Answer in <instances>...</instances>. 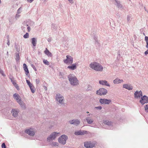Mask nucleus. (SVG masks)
Returning a JSON list of instances; mask_svg holds the SVG:
<instances>
[{
  "instance_id": "27",
  "label": "nucleus",
  "mask_w": 148,
  "mask_h": 148,
  "mask_svg": "<svg viewBox=\"0 0 148 148\" xmlns=\"http://www.w3.org/2000/svg\"><path fill=\"white\" fill-rule=\"evenodd\" d=\"M94 39L95 40V44L97 47H99L100 46V44L99 42V41L97 40V38L96 37H94Z\"/></svg>"
},
{
  "instance_id": "18",
  "label": "nucleus",
  "mask_w": 148,
  "mask_h": 148,
  "mask_svg": "<svg viewBox=\"0 0 148 148\" xmlns=\"http://www.w3.org/2000/svg\"><path fill=\"white\" fill-rule=\"evenodd\" d=\"M116 3L117 7L122 10L123 9L122 5L120 3V1L118 0H114Z\"/></svg>"
},
{
  "instance_id": "2",
  "label": "nucleus",
  "mask_w": 148,
  "mask_h": 148,
  "mask_svg": "<svg viewBox=\"0 0 148 148\" xmlns=\"http://www.w3.org/2000/svg\"><path fill=\"white\" fill-rule=\"evenodd\" d=\"M68 78L70 82L71 85L75 86L79 84L78 80L74 75L70 74L68 75Z\"/></svg>"
},
{
  "instance_id": "38",
  "label": "nucleus",
  "mask_w": 148,
  "mask_h": 148,
  "mask_svg": "<svg viewBox=\"0 0 148 148\" xmlns=\"http://www.w3.org/2000/svg\"><path fill=\"white\" fill-rule=\"evenodd\" d=\"M25 71V74L26 75H27L29 73V71L28 70L27 68L24 69Z\"/></svg>"
},
{
  "instance_id": "8",
  "label": "nucleus",
  "mask_w": 148,
  "mask_h": 148,
  "mask_svg": "<svg viewBox=\"0 0 148 148\" xmlns=\"http://www.w3.org/2000/svg\"><path fill=\"white\" fill-rule=\"evenodd\" d=\"M139 102L142 105H144L145 103H148V97L146 95H144L141 97V99Z\"/></svg>"
},
{
  "instance_id": "21",
  "label": "nucleus",
  "mask_w": 148,
  "mask_h": 148,
  "mask_svg": "<svg viewBox=\"0 0 148 148\" xmlns=\"http://www.w3.org/2000/svg\"><path fill=\"white\" fill-rule=\"evenodd\" d=\"M31 43L33 46L35 47L37 42V38H33L31 39Z\"/></svg>"
},
{
  "instance_id": "37",
  "label": "nucleus",
  "mask_w": 148,
  "mask_h": 148,
  "mask_svg": "<svg viewBox=\"0 0 148 148\" xmlns=\"http://www.w3.org/2000/svg\"><path fill=\"white\" fill-rule=\"evenodd\" d=\"M131 18V17L130 15H129L127 16V21L128 22H129V21H130Z\"/></svg>"
},
{
  "instance_id": "31",
  "label": "nucleus",
  "mask_w": 148,
  "mask_h": 148,
  "mask_svg": "<svg viewBox=\"0 0 148 148\" xmlns=\"http://www.w3.org/2000/svg\"><path fill=\"white\" fill-rule=\"evenodd\" d=\"M16 100L17 102L18 103L21 102V101H22L21 100V99H20V97L19 96V95L18 96V97H17L15 99Z\"/></svg>"
},
{
  "instance_id": "58",
  "label": "nucleus",
  "mask_w": 148,
  "mask_h": 148,
  "mask_svg": "<svg viewBox=\"0 0 148 148\" xmlns=\"http://www.w3.org/2000/svg\"><path fill=\"white\" fill-rule=\"evenodd\" d=\"M43 87L45 90H47V88L46 86H44Z\"/></svg>"
},
{
  "instance_id": "7",
  "label": "nucleus",
  "mask_w": 148,
  "mask_h": 148,
  "mask_svg": "<svg viewBox=\"0 0 148 148\" xmlns=\"http://www.w3.org/2000/svg\"><path fill=\"white\" fill-rule=\"evenodd\" d=\"M66 59L64 60V62L65 64H71L73 62V58L71 56L69 55H67L66 56Z\"/></svg>"
},
{
  "instance_id": "49",
  "label": "nucleus",
  "mask_w": 148,
  "mask_h": 148,
  "mask_svg": "<svg viewBox=\"0 0 148 148\" xmlns=\"http://www.w3.org/2000/svg\"><path fill=\"white\" fill-rule=\"evenodd\" d=\"M18 96V95L16 93H15L13 95V97L15 99Z\"/></svg>"
},
{
  "instance_id": "30",
  "label": "nucleus",
  "mask_w": 148,
  "mask_h": 148,
  "mask_svg": "<svg viewBox=\"0 0 148 148\" xmlns=\"http://www.w3.org/2000/svg\"><path fill=\"white\" fill-rule=\"evenodd\" d=\"M145 40L146 41V44H147V45L146 46V48H148V37H147V36H145Z\"/></svg>"
},
{
  "instance_id": "10",
  "label": "nucleus",
  "mask_w": 148,
  "mask_h": 148,
  "mask_svg": "<svg viewBox=\"0 0 148 148\" xmlns=\"http://www.w3.org/2000/svg\"><path fill=\"white\" fill-rule=\"evenodd\" d=\"M19 111L17 109H12L11 111V113L13 117L16 118L18 116Z\"/></svg>"
},
{
  "instance_id": "62",
  "label": "nucleus",
  "mask_w": 148,
  "mask_h": 148,
  "mask_svg": "<svg viewBox=\"0 0 148 148\" xmlns=\"http://www.w3.org/2000/svg\"><path fill=\"white\" fill-rule=\"evenodd\" d=\"M90 114H88V115H87V116H90Z\"/></svg>"
},
{
  "instance_id": "60",
  "label": "nucleus",
  "mask_w": 148,
  "mask_h": 148,
  "mask_svg": "<svg viewBox=\"0 0 148 148\" xmlns=\"http://www.w3.org/2000/svg\"><path fill=\"white\" fill-rule=\"evenodd\" d=\"M1 0H0V4L1 3Z\"/></svg>"
},
{
  "instance_id": "20",
  "label": "nucleus",
  "mask_w": 148,
  "mask_h": 148,
  "mask_svg": "<svg viewBox=\"0 0 148 148\" xmlns=\"http://www.w3.org/2000/svg\"><path fill=\"white\" fill-rule=\"evenodd\" d=\"M59 134V133L54 132L51 134L50 136L53 140H54L58 136V134Z\"/></svg>"
},
{
  "instance_id": "45",
  "label": "nucleus",
  "mask_w": 148,
  "mask_h": 148,
  "mask_svg": "<svg viewBox=\"0 0 148 148\" xmlns=\"http://www.w3.org/2000/svg\"><path fill=\"white\" fill-rule=\"evenodd\" d=\"M20 15L19 14H17L16 15V16L15 17V18L16 19H17L18 18H19V17L20 16Z\"/></svg>"
},
{
  "instance_id": "36",
  "label": "nucleus",
  "mask_w": 148,
  "mask_h": 148,
  "mask_svg": "<svg viewBox=\"0 0 148 148\" xmlns=\"http://www.w3.org/2000/svg\"><path fill=\"white\" fill-rule=\"evenodd\" d=\"M26 82L29 86H30L31 85L32 86V84L28 80H26Z\"/></svg>"
},
{
  "instance_id": "5",
  "label": "nucleus",
  "mask_w": 148,
  "mask_h": 148,
  "mask_svg": "<svg viewBox=\"0 0 148 148\" xmlns=\"http://www.w3.org/2000/svg\"><path fill=\"white\" fill-rule=\"evenodd\" d=\"M108 93L107 90L103 88H100L96 92V94L99 95H104Z\"/></svg>"
},
{
  "instance_id": "29",
  "label": "nucleus",
  "mask_w": 148,
  "mask_h": 148,
  "mask_svg": "<svg viewBox=\"0 0 148 148\" xmlns=\"http://www.w3.org/2000/svg\"><path fill=\"white\" fill-rule=\"evenodd\" d=\"M30 88V89L31 91V92L32 93H34L35 92V90L34 86H33V85L32 86H29Z\"/></svg>"
},
{
  "instance_id": "26",
  "label": "nucleus",
  "mask_w": 148,
  "mask_h": 148,
  "mask_svg": "<svg viewBox=\"0 0 148 148\" xmlns=\"http://www.w3.org/2000/svg\"><path fill=\"white\" fill-rule=\"evenodd\" d=\"M19 104L20 105L21 108L23 109H25L26 108V105L25 103H24L23 101H21L20 102Z\"/></svg>"
},
{
  "instance_id": "39",
  "label": "nucleus",
  "mask_w": 148,
  "mask_h": 148,
  "mask_svg": "<svg viewBox=\"0 0 148 148\" xmlns=\"http://www.w3.org/2000/svg\"><path fill=\"white\" fill-rule=\"evenodd\" d=\"M144 108L145 112H148V104L146 105L145 106Z\"/></svg>"
},
{
  "instance_id": "14",
  "label": "nucleus",
  "mask_w": 148,
  "mask_h": 148,
  "mask_svg": "<svg viewBox=\"0 0 148 148\" xmlns=\"http://www.w3.org/2000/svg\"><path fill=\"white\" fill-rule=\"evenodd\" d=\"M134 97L138 99L143 96L142 92L140 90L139 91H136L134 93Z\"/></svg>"
},
{
  "instance_id": "4",
  "label": "nucleus",
  "mask_w": 148,
  "mask_h": 148,
  "mask_svg": "<svg viewBox=\"0 0 148 148\" xmlns=\"http://www.w3.org/2000/svg\"><path fill=\"white\" fill-rule=\"evenodd\" d=\"M68 137L65 135H63L60 137L58 139L59 143L62 145H65L66 143V141L68 140Z\"/></svg>"
},
{
  "instance_id": "55",
  "label": "nucleus",
  "mask_w": 148,
  "mask_h": 148,
  "mask_svg": "<svg viewBox=\"0 0 148 148\" xmlns=\"http://www.w3.org/2000/svg\"><path fill=\"white\" fill-rule=\"evenodd\" d=\"M69 2L71 3H73V0H68Z\"/></svg>"
},
{
  "instance_id": "46",
  "label": "nucleus",
  "mask_w": 148,
  "mask_h": 148,
  "mask_svg": "<svg viewBox=\"0 0 148 148\" xmlns=\"http://www.w3.org/2000/svg\"><path fill=\"white\" fill-rule=\"evenodd\" d=\"M1 147L2 148H6V146L4 143H3L1 145Z\"/></svg>"
},
{
  "instance_id": "52",
  "label": "nucleus",
  "mask_w": 148,
  "mask_h": 148,
  "mask_svg": "<svg viewBox=\"0 0 148 148\" xmlns=\"http://www.w3.org/2000/svg\"><path fill=\"white\" fill-rule=\"evenodd\" d=\"M47 40L49 42H50L51 40V37L47 39Z\"/></svg>"
},
{
  "instance_id": "23",
  "label": "nucleus",
  "mask_w": 148,
  "mask_h": 148,
  "mask_svg": "<svg viewBox=\"0 0 148 148\" xmlns=\"http://www.w3.org/2000/svg\"><path fill=\"white\" fill-rule=\"evenodd\" d=\"M86 119L87 123L89 124H91L93 122V120L90 117L87 116L86 118Z\"/></svg>"
},
{
  "instance_id": "59",
  "label": "nucleus",
  "mask_w": 148,
  "mask_h": 148,
  "mask_svg": "<svg viewBox=\"0 0 148 148\" xmlns=\"http://www.w3.org/2000/svg\"><path fill=\"white\" fill-rule=\"evenodd\" d=\"M17 87H16V88L18 90L19 89V87L17 85Z\"/></svg>"
},
{
  "instance_id": "6",
  "label": "nucleus",
  "mask_w": 148,
  "mask_h": 148,
  "mask_svg": "<svg viewBox=\"0 0 148 148\" xmlns=\"http://www.w3.org/2000/svg\"><path fill=\"white\" fill-rule=\"evenodd\" d=\"M56 99L61 104L63 102L64 97L60 93H58L56 96Z\"/></svg>"
},
{
  "instance_id": "47",
  "label": "nucleus",
  "mask_w": 148,
  "mask_h": 148,
  "mask_svg": "<svg viewBox=\"0 0 148 148\" xmlns=\"http://www.w3.org/2000/svg\"><path fill=\"white\" fill-rule=\"evenodd\" d=\"M21 12V8H19L17 10V14H20Z\"/></svg>"
},
{
  "instance_id": "53",
  "label": "nucleus",
  "mask_w": 148,
  "mask_h": 148,
  "mask_svg": "<svg viewBox=\"0 0 148 148\" xmlns=\"http://www.w3.org/2000/svg\"><path fill=\"white\" fill-rule=\"evenodd\" d=\"M34 0H27V1L28 2L31 3H32Z\"/></svg>"
},
{
  "instance_id": "42",
  "label": "nucleus",
  "mask_w": 148,
  "mask_h": 148,
  "mask_svg": "<svg viewBox=\"0 0 148 148\" xmlns=\"http://www.w3.org/2000/svg\"><path fill=\"white\" fill-rule=\"evenodd\" d=\"M52 145L54 146H58V143L57 142H54L52 143Z\"/></svg>"
},
{
  "instance_id": "1",
  "label": "nucleus",
  "mask_w": 148,
  "mask_h": 148,
  "mask_svg": "<svg viewBox=\"0 0 148 148\" xmlns=\"http://www.w3.org/2000/svg\"><path fill=\"white\" fill-rule=\"evenodd\" d=\"M90 67L92 69L97 71H101L103 68L101 65L96 62L91 63L90 64Z\"/></svg>"
},
{
  "instance_id": "15",
  "label": "nucleus",
  "mask_w": 148,
  "mask_h": 148,
  "mask_svg": "<svg viewBox=\"0 0 148 148\" xmlns=\"http://www.w3.org/2000/svg\"><path fill=\"white\" fill-rule=\"evenodd\" d=\"M87 132V131L80 130L75 131L74 134L76 135H82L86 134Z\"/></svg>"
},
{
  "instance_id": "63",
  "label": "nucleus",
  "mask_w": 148,
  "mask_h": 148,
  "mask_svg": "<svg viewBox=\"0 0 148 148\" xmlns=\"http://www.w3.org/2000/svg\"><path fill=\"white\" fill-rule=\"evenodd\" d=\"M143 34L145 36V34L144 33H143Z\"/></svg>"
},
{
  "instance_id": "22",
  "label": "nucleus",
  "mask_w": 148,
  "mask_h": 148,
  "mask_svg": "<svg viewBox=\"0 0 148 148\" xmlns=\"http://www.w3.org/2000/svg\"><path fill=\"white\" fill-rule=\"evenodd\" d=\"M123 82V79H119L118 78H116L113 81V82L114 84H119Z\"/></svg>"
},
{
  "instance_id": "33",
  "label": "nucleus",
  "mask_w": 148,
  "mask_h": 148,
  "mask_svg": "<svg viewBox=\"0 0 148 148\" xmlns=\"http://www.w3.org/2000/svg\"><path fill=\"white\" fill-rule=\"evenodd\" d=\"M43 62L45 64L48 65L49 64V62L47 60L45 59H44L43 60Z\"/></svg>"
},
{
  "instance_id": "3",
  "label": "nucleus",
  "mask_w": 148,
  "mask_h": 148,
  "mask_svg": "<svg viewBox=\"0 0 148 148\" xmlns=\"http://www.w3.org/2000/svg\"><path fill=\"white\" fill-rule=\"evenodd\" d=\"M84 144L86 148H92L95 146L96 142L95 141H88L85 142Z\"/></svg>"
},
{
  "instance_id": "16",
  "label": "nucleus",
  "mask_w": 148,
  "mask_h": 148,
  "mask_svg": "<svg viewBox=\"0 0 148 148\" xmlns=\"http://www.w3.org/2000/svg\"><path fill=\"white\" fill-rule=\"evenodd\" d=\"M103 123L106 125L108 126L110 128H107L108 129H111L110 128L112 126V123L111 121H109L108 120H105L103 121Z\"/></svg>"
},
{
  "instance_id": "57",
  "label": "nucleus",
  "mask_w": 148,
  "mask_h": 148,
  "mask_svg": "<svg viewBox=\"0 0 148 148\" xmlns=\"http://www.w3.org/2000/svg\"><path fill=\"white\" fill-rule=\"evenodd\" d=\"M19 48H18L17 47L16 48V50L18 51H18H19Z\"/></svg>"
},
{
  "instance_id": "19",
  "label": "nucleus",
  "mask_w": 148,
  "mask_h": 148,
  "mask_svg": "<svg viewBox=\"0 0 148 148\" xmlns=\"http://www.w3.org/2000/svg\"><path fill=\"white\" fill-rule=\"evenodd\" d=\"M123 88H125L129 90H131L132 89V86L130 85L125 84L123 85Z\"/></svg>"
},
{
  "instance_id": "35",
  "label": "nucleus",
  "mask_w": 148,
  "mask_h": 148,
  "mask_svg": "<svg viewBox=\"0 0 148 148\" xmlns=\"http://www.w3.org/2000/svg\"><path fill=\"white\" fill-rule=\"evenodd\" d=\"M29 35L28 33H26L23 36V37L25 38H29Z\"/></svg>"
},
{
  "instance_id": "17",
  "label": "nucleus",
  "mask_w": 148,
  "mask_h": 148,
  "mask_svg": "<svg viewBox=\"0 0 148 148\" xmlns=\"http://www.w3.org/2000/svg\"><path fill=\"white\" fill-rule=\"evenodd\" d=\"M99 83L102 85H105L108 86H110L108 82L106 80H101L99 82Z\"/></svg>"
},
{
  "instance_id": "61",
  "label": "nucleus",
  "mask_w": 148,
  "mask_h": 148,
  "mask_svg": "<svg viewBox=\"0 0 148 148\" xmlns=\"http://www.w3.org/2000/svg\"><path fill=\"white\" fill-rule=\"evenodd\" d=\"M86 113H89V112H86Z\"/></svg>"
},
{
  "instance_id": "9",
  "label": "nucleus",
  "mask_w": 148,
  "mask_h": 148,
  "mask_svg": "<svg viewBox=\"0 0 148 148\" xmlns=\"http://www.w3.org/2000/svg\"><path fill=\"white\" fill-rule=\"evenodd\" d=\"M25 132L29 136H34L35 134V132L34 131L33 129L30 128L25 130Z\"/></svg>"
},
{
  "instance_id": "54",
  "label": "nucleus",
  "mask_w": 148,
  "mask_h": 148,
  "mask_svg": "<svg viewBox=\"0 0 148 148\" xmlns=\"http://www.w3.org/2000/svg\"><path fill=\"white\" fill-rule=\"evenodd\" d=\"M7 44L8 45V46H9L10 45V40H9V39H8V42L7 43Z\"/></svg>"
},
{
  "instance_id": "25",
  "label": "nucleus",
  "mask_w": 148,
  "mask_h": 148,
  "mask_svg": "<svg viewBox=\"0 0 148 148\" xmlns=\"http://www.w3.org/2000/svg\"><path fill=\"white\" fill-rule=\"evenodd\" d=\"M44 53L48 56L51 57L52 55L51 53L50 52L47 48H46L45 50L44 51Z\"/></svg>"
},
{
  "instance_id": "51",
  "label": "nucleus",
  "mask_w": 148,
  "mask_h": 148,
  "mask_svg": "<svg viewBox=\"0 0 148 148\" xmlns=\"http://www.w3.org/2000/svg\"><path fill=\"white\" fill-rule=\"evenodd\" d=\"M27 29L28 30V32H30V30H31V28L30 27H29V26H27Z\"/></svg>"
},
{
  "instance_id": "32",
  "label": "nucleus",
  "mask_w": 148,
  "mask_h": 148,
  "mask_svg": "<svg viewBox=\"0 0 148 148\" xmlns=\"http://www.w3.org/2000/svg\"><path fill=\"white\" fill-rule=\"evenodd\" d=\"M16 61H18L19 60V53H17L16 55Z\"/></svg>"
},
{
  "instance_id": "40",
  "label": "nucleus",
  "mask_w": 148,
  "mask_h": 148,
  "mask_svg": "<svg viewBox=\"0 0 148 148\" xmlns=\"http://www.w3.org/2000/svg\"><path fill=\"white\" fill-rule=\"evenodd\" d=\"M92 87L90 85H88L87 86V90H91L92 89Z\"/></svg>"
},
{
  "instance_id": "44",
  "label": "nucleus",
  "mask_w": 148,
  "mask_h": 148,
  "mask_svg": "<svg viewBox=\"0 0 148 148\" xmlns=\"http://www.w3.org/2000/svg\"><path fill=\"white\" fill-rule=\"evenodd\" d=\"M31 65L33 69L35 71H37L36 67L33 64H31Z\"/></svg>"
},
{
  "instance_id": "56",
  "label": "nucleus",
  "mask_w": 148,
  "mask_h": 148,
  "mask_svg": "<svg viewBox=\"0 0 148 148\" xmlns=\"http://www.w3.org/2000/svg\"><path fill=\"white\" fill-rule=\"evenodd\" d=\"M145 55H147L148 54V50L145 51Z\"/></svg>"
},
{
  "instance_id": "34",
  "label": "nucleus",
  "mask_w": 148,
  "mask_h": 148,
  "mask_svg": "<svg viewBox=\"0 0 148 148\" xmlns=\"http://www.w3.org/2000/svg\"><path fill=\"white\" fill-rule=\"evenodd\" d=\"M53 140L51 136H49L47 138V140L48 142H50Z\"/></svg>"
},
{
  "instance_id": "11",
  "label": "nucleus",
  "mask_w": 148,
  "mask_h": 148,
  "mask_svg": "<svg viewBox=\"0 0 148 148\" xmlns=\"http://www.w3.org/2000/svg\"><path fill=\"white\" fill-rule=\"evenodd\" d=\"M69 122L70 124H73L76 126L78 125L80 123L79 120L77 119L70 120Z\"/></svg>"
},
{
  "instance_id": "50",
  "label": "nucleus",
  "mask_w": 148,
  "mask_h": 148,
  "mask_svg": "<svg viewBox=\"0 0 148 148\" xmlns=\"http://www.w3.org/2000/svg\"><path fill=\"white\" fill-rule=\"evenodd\" d=\"M23 66L24 69L27 68L26 65L25 64H23Z\"/></svg>"
},
{
  "instance_id": "43",
  "label": "nucleus",
  "mask_w": 148,
  "mask_h": 148,
  "mask_svg": "<svg viewBox=\"0 0 148 148\" xmlns=\"http://www.w3.org/2000/svg\"><path fill=\"white\" fill-rule=\"evenodd\" d=\"M102 107L101 106H99L98 107H95V108L97 110H101L102 109Z\"/></svg>"
},
{
  "instance_id": "13",
  "label": "nucleus",
  "mask_w": 148,
  "mask_h": 148,
  "mask_svg": "<svg viewBox=\"0 0 148 148\" xmlns=\"http://www.w3.org/2000/svg\"><path fill=\"white\" fill-rule=\"evenodd\" d=\"M30 21L28 20L26 22H24L23 23V26L21 27L22 30L25 32L27 27L29 26V23H30Z\"/></svg>"
},
{
  "instance_id": "24",
  "label": "nucleus",
  "mask_w": 148,
  "mask_h": 148,
  "mask_svg": "<svg viewBox=\"0 0 148 148\" xmlns=\"http://www.w3.org/2000/svg\"><path fill=\"white\" fill-rule=\"evenodd\" d=\"M67 68L72 70L75 69L77 68L76 63L73 64L71 66H69Z\"/></svg>"
},
{
  "instance_id": "41",
  "label": "nucleus",
  "mask_w": 148,
  "mask_h": 148,
  "mask_svg": "<svg viewBox=\"0 0 148 148\" xmlns=\"http://www.w3.org/2000/svg\"><path fill=\"white\" fill-rule=\"evenodd\" d=\"M10 79L12 83L13 84V85L14 86H15L16 85L17 86V84H16V83L14 82V80L12 79Z\"/></svg>"
},
{
  "instance_id": "12",
  "label": "nucleus",
  "mask_w": 148,
  "mask_h": 148,
  "mask_svg": "<svg viewBox=\"0 0 148 148\" xmlns=\"http://www.w3.org/2000/svg\"><path fill=\"white\" fill-rule=\"evenodd\" d=\"M99 101L101 104H108L111 101V100L106 99H100Z\"/></svg>"
},
{
  "instance_id": "48",
  "label": "nucleus",
  "mask_w": 148,
  "mask_h": 148,
  "mask_svg": "<svg viewBox=\"0 0 148 148\" xmlns=\"http://www.w3.org/2000/svg\"><path fill=\"white\" fill-rule=\"evenodd\" d=\"M36 81L37 84H38L40 83V80L39 79H36Z\"/></svg>"
},
{
  "instance_id": "28",
  "label": "nucleus",
  "mask_w": 148,
  "mask_h": 148,
  "mask_svg": "<svg viewBox=\"0 0 148 148\" xmlns=\"http://www.w3.org/2000/svg\"><path fill=\"white\" fill-rule=\"evenodd\" d=\"M58 28V26L54 24H52L51 25V29L53 30L56 31Z\"/></svg>"
}]
</instances>
